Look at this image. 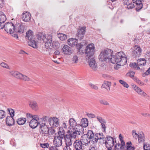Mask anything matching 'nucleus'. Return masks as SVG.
Wrapping results in <instances>:
<instances>
[{
	"label": "nucleus",
	"mask_w": 150,
	"mask_h": 150,
	"mask_svg": "<svg viewBox=\"0 0 150 150\" xmlns=\"http://www.w3.org/2000/svg\"><path fill=\"white\" fill-rule=\"evenodd\" d=\"M69 127L68 128L67 133L70 135H64L66 146H70L72 144L71 138H75L77 134H80L83 133V129L79 124H77L75 120L73 118H70L69 121Z\"/></svg>",
	"instance_id": "obj_1"
},
{
	"label": "nucleus",
	"mask_w": 150,
	"mask_h": 150,
	"mask_svg": "<svg viewBox=\"0 0 150 150\" xmlns=\"http://www.w3.org/2000/svg\"><path fill=\"white\" fill-rule=\"evenodd\" d=\"M110 59L112 63L122 66L125 65L127 61L125 54L122 52L117 53L115 55H112Z\"/></svg>",
	"instance_id": "obj_2"
},
{
	"label": "nucleus",
	"mask_w": 150,
	"mask_h": 150,
	"mask_svg": "<svg viewBox=\"0 0 150 150\" xmlns=\"http://www.w3.org/2000/svg\"><path fill=\"white\" fill-rule=\"evenodd\" d=\"M113 51L110 49H107L101 52L99 56V60L102 62L107 61L111 62L110 58L112 56Z\"/></svg>",
	"instance_id": "obj_3"
},
{
	"label": "nucleus",
	"mask_w": 150,
	"mask_h": 150,
	"mask_svg": "<svg viewBox=\"0 0 150 150\" xmlns=\"http://www.w3.org/2000/svg\"><path fill=\"white\" fill-rule=\"evenodd\" d=\"M26 117L29 121L30 126L32 128H35L37 127L39 123L40 118L37 115H32L30 113H27Z\"/></svg>",
	"instance_id": "obj_4"
},
{
	"label": "nucleus",
	"mask_w": 150,
	"mask_h": 150,
	"mask_svg": "<svg viewBox=\"0 0 150 150\" xmlns=\"http://www.w3.org/2000/svg\"><path fill=\"white\" fill-rule=\"evenodd\" d=\"M4 27L6 32L11 34L12 36L16 39H18V37L17 34L14 33L15 31V23H6Z\"/></svg>",
	"instance_id": "obj_5"
},
{
	"label": "nucleus",
	"mask_w": 150,
	"mask_h": 150,
	"mask_svg": "<svg viewBox=\"0 0 150 150\" xmlns=\"http://www.w3.org/2000/svg\"><path fill=\"white\" fill-rule=\"evenodd\" d=\"M58 135L55 136L53 141L54 145L57 147L60 146L62 144V139L64 137V132L62 128H60L59 131H58Z\"/></svg>",
	"instance_id": "obj_6"
},
{
	"label": "nucleus",
	"mask_w": 150,
	"mask_h": 150,
	"mask_svg": "<svg viewBox=\"0 0 150 150\" xmlns=\"http://www.w3.org/2000/svg\"><path fill=\"white\" fill-rule=\"evenodd\" d=\"M146 63V61L144 58H141L137 60V63L134 62L131 63L130 64V66L133 68H134L138 70H140L142 71L144 69L143 68H141L140 67H143L145 65Z\"/></svg>",
	"instance_id": "obj_7"
},
{
	"label": "nucleus",
	"mask_w": 150,
	"mask_h": 150,
	"mask_svg": "<svg viewBox=\"0 0 150 150\" xmlns=\"http://www.w3.org/2000/svg\"><path fill=\"white\" fill-rule=\"evenodd\" d=\"M95 51L94 45L93 43L88 45L86 47L84 52L86 56L88 58L92 57Z\"/></svg>",
	"instance_id": "obj_8"
},
{
	"label": "nucleus",
	"mask_w": 150,
	"mask_h": 150,
	"mask_svg": "<svg viewBox=\"0 0 150 150\" xmlns=\"http://www.w3.org/2000/svg\"><path fill=\"white\" fill-rule=\"evenodd\" d=\"M47 122L43 123L40 125V133L42 136L44 137L45 138L47 137L48 135V132L50 126L47 125Z\"/></svg>",
	"instance_id": "obj_9"
},
{
	"label": "nucleus",
	"mask_w": 150,
	"mask_h": 150,
	"mask_svg": "<svg viewBox=\"0 0 150 150\" xmlns=\"http://www.w3.org/2000/svg\"><path fill=\"white\" fill-rule=\"evenodd\" d=\"M68 44L71 47H73L76 46L78 50H80L82 48L83 45L81 43L77 44V40L76 39L71 38L67 40Z\"/></svg>",
	"instance_id": "obj_10"
},
{
	"label": "nucleus",
	"mask_w": 150,
	"mask_h": 150,
	"mask_svg": "<svg viewBox=\"0 0 150 150\" xmlns=\"http://www.w3.org/2000/svg\"><path fill=\"white\" fill-rule=\"evenodd\" d=\"M87 135L89 137L91 145L95 144L98 141L96 134H94L92 131L90 130L88 131Z\"/></svg>",
	"instance_id": "obj_11"
},
{
	"label": "nucleus",
	"mask_w": 150,
	"mask_h": 150,
	"mask_svg": "<svg viewBox=\"0 0 150 150\" xmlns=\"http://www.w3.org/2000/svg\"><path fill=\"white\" fill-rule=\"evenodd\" d=\"M59 120L58 118L55 117H51L48 120L50 127H56L59 126Z\"/></svg>",
	"instance_id": "obj_12"
},
{
	"label": "nucleus",
	"mask_w": 150,
	"mask_h": 150,
	"mask_svg": "<svg viewBox=\"0 0 150 150\" xmlns=\"http://www.w3.org/2000/svg\"><path fill=\"white\" fill-rule=\"evenodd\" d=\"M15 31L17 33H23L24 30V26L21 23L16 22L15 23Z\"/></svg>",
	"instance_id": "obj_13"
},
{
	"label": "nucleus",
	"mask_w": 150,
	"mask_h": 150,
	"mask_svg": "<svg viewBox=\"0 0 150 150\" xmlns=\"http://www.w3.org/2000/svg\"><path fill=\"white\" fill-rule=\"evenodd\" d=\"M115 142H114V140L110 137H107L105 142V145L107 148L111 150Z\"/></svg>",
	"instance_id": "obj_14"
},
{
	"label": "nucleus",
	"mask_w": 150,
	"mask_h": 150,
	"mask_svg": "<svg viewBox=\"0 0 150 150\" xmlns=\"http://www.w3.org/2000/svg\"><path fill=\"white\" fill-rule=\"evenodd\" d=\"M62 52L67 55H69L73 53V50L68 45H65L62 47Z\"/></svg>",
	"instance_id": "obj_15"
},
{
	"label": "nucleus",
	"mask_w": 150,
	"mask_h": 150,
	"mask_svg": "<svg viewBox=\"0 0 150 150\" xmlns=\"http://www.w3.org/2000/svg\"><path fill=\"white\" fill-rule=\"evenodd\" d=\"M142 49L139 46L137 45L132 48V54L134 57L140 56L141 54Z\"/></svg>",
	"instance_id": "obj_16"
},
{
	"label": "nucleus",
	"mask_w": 150,
	"mask_h": 150,
	"mask_svg": "<svg viewBox=\"0 0 150 150\" xmlns=\"http://www.w3.org/2000/svg\"><path fill=\"white\" fill-rule=\"evenodd\" d=\"M88 63L90 67L93 70H96L98 69L97 64L95 59L92 58H88Z\"/></svg>",
	"instance_id": "obj_17"
},
{
	"label": "nucleus",
	"mask_w": 150,
	"mask_h": 150,
	"mask_svg": "<svg viewBox=\"0 0 150 150\" xmlns=\"http://www.w3.org/2000/svg\"><path fill=\"white\" fill-rule=\"evenodd\" d=\"M131 86L134 91L139 94L144 96L146 95V93L136 84L133 83Z\"/></svg>",
	"instance_id": "obj_18"
},
{
	"label": "nucleus",
	"mask_w": 150,
	"mask_h": 150,
	"mask_svg": "<svg viewBox=\"0 0 150 150\" xmlns=\"http://www.w3.org/2000/svg\"><path fill=\"white\" fill-rule=\"evenodd\" d=\"M81 143L83 145L88 146L89 145H91L90 143V140L89 138L88 137L87 135L84 134L81 137Z\"/></svg>",
	"instance_id": "obj_19"
},
{
	"label": "nucleus",
	"mask_w": 150,
	"mask_h": 150,
	"mask_svg": "<svg viewBox=\"0 0 150 150\" xmlns=\"http://www.w3.org/2000/svg\"><path fill=\"white\" fill-rule=\"evenodd\" d=\"M79 61V57L77 54H75L73 55L70 60L71 64L72 65H76Z\"/></svg>",
	"instance_id": "obj_20"
},
{
	"label": "nucleus",
	"mask_w": 150,
	"mask_h": 150,
	"mask_svg": "<svg viewBox=\"0 0 150 150\" xmlns=\"http://www.w3.org/2000/svg\"><path fill=\"white\" fill-rule=\"evenodd\" d=\"M47 40L44 41L45 43V47L47 49H48L52 46V38L51 35L50 36H48L47 37Z\"/></svg>",
	"instance_id": "obj_21"
},
{
	"label": "nucleus",
	"mask_w": 150,
	"mask_h": 150,
	"mask_svg": "<svg viewBox=\"0 0 150 150\" xmlns=\"http://www.w3.org/2000/svg\"><path fill=\"white\" fill-rule=\"evenodd\" d=\"M6 18L5 14L2 11H0V29L4 28V23L6 21Z\"/></svg>",
	"instance_id": "obj_22"
},
{
	"label": "nucleus",
	"mask_w": 150,
	"mask_h": 150,
	"mask_svg": "<svg viewBox=\"0 0 150 150\" xmlns=\"http://www.w3.org/2000/svg\"><path fill=\"white\" fill-rule=\"evenodd\" d=\"M31 15L28 12H24L22 15V19L25 22L29 21L31 19Z\"/></svg>",
	"instance_id": "obj_23"
},
{
	"label": "nucleus",
	"mask_w": 150,
	"mask_h": 150,
	"mask_svg": "<svg viewBox=\"0 0 150 150\" xmlns=\"http://www.w3.org/2000/svg\"><path fill=\"white\" fill-rule=\"evenodd\" d=\"M28 42V45L34 48L38 47V42L35 38L29 40Z\"/></svg>",
	"instance_id": "obj_24"
},
{
	"label": "nucleus",
	"mask_w": 150,
	"mask_h": 150,
	"mask_svg": "<svg viewBox=\"0 0 150 150\" xmlns=\"http://www.w3.org/2000/svg\"><path fill=\"white\" fill-rule=\"evenodd\" d=\"M85 29L84 27L81 28L78 30L76 36L78 39L80 40L82 39L84 36L85 33Z\"/></svg>",
	"instance_id": "obj_25"
},
{
	"label": "nucleus",
	"mask_w": 150,
	"mask_h": 150,
	"mask_svg": "<svg viewBox=\"0 0 150 150\" xmlns=\"http://www.w3.org/2000/svg\"><path fill=\"white\" fill-rule=\"evenodd\" d=\"M8 72L11 76L18 79H20L22 76V74L17 71L11 70Z\"/></svg>",
	"instance_id": "obj_26"
},
{
	"label": "nucleus",
	"mask_w": 150,
	"mask_h": 150,
	"mask_svg": "<svg viewBox=\"0 0 150 150\" xmlns=\"http://www.w3.org/2000/svg\"><path fill=\"white\" fill-rule=\"evenodd\" d=\"M29 107L33 110L37 111L39 109V107L37 102L35 101H30L29 102Z\"/></svg>",
	"instance_id": "obj_27"
},
{
	"label": "nucleus",
	"mask_w": 150,
	"mask_h": 150,
	"mask_svg": "<svg viewBox=\"0 0 150 150\" xmlns=\"http://www.w3.org/2000/svg\"><path fill=\"white\" fill-rule=\"evenodd\" d=\"M82 144L79 140H76L74 144V146L76 150H82Z\"/></svg>",
	"instance_id": "obj_28"
},
{
	"label": "nucleus",
	"mask_w": 150,
	"mask_h": 150,
	"mask_svg": "<svg viewBox=\"0 0 150 150\" xmlns=\"http://www.w3.org/2000/svg\"><path fill=\"white\" fill-rule=\"evenodd\" d=\"M6 124L9 126H11L14 124V121L13 117L10 116H8L6 120Z\"/></svg>",
	"instance_id": "obj_29"
},
{
	"label": "nucleus",
	"mask_w": 150,
	"mask_h": 150,
	"mask_svg": "<svg viewBox=\"0 0 150 150\" xmlns=\"http://www.w3.org/2000/svg\"><path fill=\"white\" fill-rule=\"evenodd\" d=\"M50 34L45 35L43 33H40L37 35V39L38 40H42L43 41H45L47 40L48 36H50Z\"/></svg>",
	"instance_id": "obj_30"
},
{
	"label": "nucleus",
	"mask_w": 150,
	"mask_h": 150,
	"mask_svg": "<svg viewBox=\"0 0 150 150\" xmlns=\"http://www.w3.org/2000/svg\"><path fill=\"white\" fill-rule=\"evenodd\" d=\"M25 38L26 39H27L28 40L34 38L33 32L30 30H28L26 32Z\"/></svg>",
	"instance_id": "obj_31"
},
{
	"label": "nucleus",
	"mask_w": 150,
	"mask_h": 150,
	"mask_svg": "<svg viewBox=\"0 0 150 150\" xmlns=\"http://www.w3.org/2000/svg\"><path fill=\"white\" fill-rule=\"evenodd\" d=\"M88 125V122L87 119L86 118H82L81 121V125H79L81 127H86Z\"/></svg>",
	"instance_id": "obj_32"
},
{
	"label": "nucleus",
	"mask_w": 150,
	"mask_h": 150,
	"mask_svg": "<svg viewBox=\"0 0 150 150\" xmlns=\"http://www.w3.org/2000/svg\"><path fill=\"white\" fill-rule=\"evenodd\" d=\"M137 138L139 143L144 142L145 138L144 133L142 132L139 133V135Z\"/></svg>",
	"instance_id": "obj_33"
},
{
	"label": "nucleus",
	"mask_w": 150,
	"mask_h": 150,
	"mask_svg": "<svg viewBox=\"0 0 150 150\" xmlns=\"http://www.w3.org/2000/svg\"><path fill=\"white\" fill-rule=\"evenodd\" d=\"M57 37L61 41H64L67 38V35L62 33H59L57 34Z\"/></svg>",
	"instance_id": "obj_34"
},
{
	"label": "nucleus",
	"mask_w": 150,
	"mask_h": 150,
	"mask_svg": "<svg viewBox=\"0 0 150 150\" xmlns=\"http://www.w3.org/2000/svg\"><path fill=\"white\" fill-rule=\"evenodd\" d=\"M111 85V83L110 82L105 81L103 84L102 87L103 88H106L108 91H109L110 90Z\"/></svg>",
	"instance_id": "obj_35"
},
{
	"label": "nucleus",
	"mask_w": 150,
	"mask_h": 150,
	"mask_svg": "<svg viewBox=\"0 0 150 150\" xmlns=\"http://www.w3.org/2000/svg\"><path fill=\"white\" fill-rule=\"evenodd\" d=\"M26 121V119L25 118L21 117L18 118L17 122L18 124L20 125H23Z\"/></svg>",
	"instance_id": "obj_36"
},
{
	"label": "nucleus",
	"mask_w": 150,
	"mask_h": 150,
	"mask_svg": "<svg viewBox=\"0 0 150 150\" xmlns=\"http://www.w3.org/2000/svg\"><path fill=\"white\" fill-rule=\"evenodd\" d=\"M133 80L138 85L142 86L144 85V83L137 77H135L133 78Z\"/></svg>",
	"instance_id": "obj_37"
},
{
	"label": "nucleus",
	"mask_w": 150,
	"mask_h": 150,
	"mask_svg": "<svg viewBox=\"0 0 150 150\" xmlns=\"http://www.w3.org/2000/svg\"><path fill=\"white\" fill-rule=\"evenodd\" d=\"M135 74V72L133 71H129L126 74V76L127 77H129L133 79L134 77L135 76H134Z\"/></svg>",
	"instance_id": "obj_38"
},
{
	"label": "nucleus",
	"mask_w": 150,
	"mask_h": 150,
	"mask_svg": "<svg viewBox=\"0 0 150 150\" xmlns=\"http://www.w3.org/2000/svg\"><path fill=\"white\" fill-rule=\"evenodd\" d=\"M127 150H134L135 148L134 146H132V143L131 142L127 143L126 145Z\"/></svg>",
	"instance_id": "obj_39"
},
{
	"label": "nucleus",
	"mask_w": 150,
	"mask_h": 150,
	"mask_svg": "<svg viewBox=\"0 0 150 150\" xmlns=\"http://www.w3.org/2000/svg\"><path fill=\"white\" fill-rule=\"evenodd\" d=\"M119 82L124 87L128 88L129 87L128 84L125 81L120 79L119 81Z\"/></svg>",
	"instance_id": "obj_40"
},
{
	"label": "nucleus",
	"mask_w": 150,
	"mask_h": 150,
	"mask_svg": "<svg viewBox=\"0 0 150 150\" xmlns=\"http://www.w3.org/2000/svg\"><path fill=\"white\" fill-rule=\"evenodd\" d=\"M126 4L127 5V8L128 9H132L134 6V5L133 3L132 2H127L126 3Z\"/></svg>",
	"instance_id": "obj_41"
},
{
	"label": "nucleus",
	"mask_w": 150,
	"mask_h": 150,
	"mask_svg": "<svg viewBox=\"0 0 150 150\" xmlns=\"http://www.w3.org/2000/svg\"><path fill=\"white\" fill-rule=\"evenodd\" d=\"M99 103L102 105H109V103L107 101L104 99H100L99 100Z\"/></svg>",
	"instance_id": "obj_42"
},
{
	"label": "nucleus",
	"mask_w": 150,
	"mask_h": 150,
	"mask_svg": "<svg viewBox=\"0 0 150 150\" xmlns=\"http://www.w3.org/2000/svg\"><path fill=\"white\" fill-rule=\"evenodd\" d=\"M61 127L62 128L63 130H64V134H65V130H67V124L65 122H63L62 124V126L59 127V129L58 131H59L60 128Z\"/></svg>",
	"instance_id": "obj_43"
},
{
	"label": "nucleus",
	"mask_w": 150,
	"mask_h": 150,
	"mask_svg": "<svg viewBox=\"0 0 150 150\" xmlns=\"http://www.w3.org/2000/svg\"><path fill=\"white\" fill-rule=\"evenodd\" d=\"M143 149L144 150H150V145L147 143H144Z\"/></svg>",
	"instance_id": "obj_44"
},
{
	"label": "nucleus",
	"mask_w": 150,
	"mask_h": 150,
	"mask_svg": "<svg viewBox=\"0 0 150 150\" xmlns=\"http://www.w3.org/2000/svg\"><path fill=\"white\" fill-rule=\"evenodd\" d=\"M97 137V139L98 140L99 139H104L105 137L102 133H99L95 134Z\"/></svg>",
	"instance_id": "obj_45"
},
{
	"label": "nucleus",
	"mask_w": 150,
	"mask_h": 150,
	"mask_svg": "<svg viewBox=\"0 0 150 150\" xmlns=\"http://www.w3.org/2000/svg\"><path fill=\"white\" fill-rule=\"evenodd\" d=\"M55 132L54 130L52 129H49L48 132V136L47 137H51V135H53L55 134Z\"/></svg>",
	"instance_id": "obj_46"
},
{
	"label": "nucleus",
	"mask_w": 150,
	"mask_h": 150,
	"mask_svg": "<svg viewBox=\"0 0 150 150\" xmlns=\"http://www.w3.org/2000/svg\"><path fill=\"white\" fill-rule=\"evenodd\" d=\"M0 66L2 67L5 69H9V66L5 62H1L0 64Z\"/></svg>",
	"instance_id": "obj_47"
},
{
	"label": "nucleus",
	"mask_w": 150,
	"mask_h": 150,
	"mask_svg": "<svg viewBox=\"0 0 150 150\" xmlns=\"http://www.w3.org/2000/svg\"><path fill=\"white\" fill-rule=\"evenodd\" d=\"M8 111L9 112L10 115V117H13L14 116L15 112L14 110L12 109H8Z\"/></svg>",
	"instance_id": "obj_48"
},
{
	"label": "nucleus",
	"mask_w": 150,
	"mask_h": 150,
	"mask_svg": "<svg viewBox=\"0 0 150 150\" xmlns=\"http://www.w3.org/2000/svg\"><path fill=\"white\" fill-rule=\"evenodd\" d=\"M5 117V112L3 110H0V119L4 118Z\"/></svg>",
	"instance_id": "obj_49"
},
{
	"label": "nucleus",
	"mask_w": 150,
	"mask_h": 150,
	"mask_svg": "<svg viewBox=\"0 0 150 150\" xmlns=\"http://www.w3.org/2000/svg\"><path fill=\"white\" fill-rule=\"evenodd\" d=\"M122 147V146L119 144H116L115 147V150H121Z\"/></svg>",
	"instance_id": "obj_50"
},
{
	"label": "nucleus",
	"mask_w": 150,
	"mask_h": 150,
	"mask_svg": "<svg viewBox=\"0 0 150 150\" xmlns=\"http://www.w3.org/2000/svg\"><path fill=\"white\" fill-rule=\"evenodd\" d=\"M20 79L25 81H28L30 80L28 77L23 74H22V76L21 77V78Z\"/></svg>",
	"instance_id": "obj_51"
},
{
	"label": "nucleus",
	"mask_w": 150,
	"mask_h": 150,
	"mask_svg": "<svg viewBox=\"0 0 150 150\" xmlns=\"http://www.w3.org/2000/svg\"><path fill=\"white\" fill-rule=\"evenodd\" d=\"M132 133L133 136L134 138L137 139L139 135V133L137 134L136 133L135 131H133Z\"/></svg>",
	"instance_id": "obj_52"
},
{
	"label": "nucleus",
	"mask_w": 150,
	"mask_h": 150,
	"mask_svg": "<svg viewBox=\"0 0 150 150\" xmlns=\"http://www.w3.org/2000/svg\"><path fill=\"white\" fill-rule=\"evenodd\" d=\"M133 1V3H134V1H135L136 2V4L138 5L139 6H142V0H132Z\"/></svg>",
	"instance_id": "obj_53"
},
{
	"label": "nucleus",
	"mask_w": 150,
	"mask_h": 150,
	"mask_svg": "<svg viewBox=\"0 0 150 150\" xmlns=\"http://www.w3.org/2000/svg\"><path fill=\"white\" fill-rule=\"evenodd\" d=\"M89 85L92 88L95 90H97L98 88V87L97 86L94 85L92 83H90Z\"/></svg>",
	"instance_id": "obj_54"
},
{
	"label": "nucleus",
	"mask_w": 150,
	"mask_h": 150,
	"mask_svg": "<svg viewBox=\"0 0 150 150\" xmlns=\"http://www.w3.org/2000/svg\"><path fill=\"white\" fill-rule=\"evenodd\" d=\"M97 118L98 120L101 123H105V121L101 117H97Z\"/></svg>",
	"instance_id": "obj_55"
},
{
	"label": "nucleus",
	"mask_w": 150,
	"mask_h": 150,
	"mask_svg": "<svg viewBox=\"0 0 150 150\" xmlns=\"http://www.w3.org/2000/svg\"><path fill=\"white\" fill-rule=\"evenodd\" d=\"M40 146L43 148H47L49 146V144L47 143H43L40 144Z\"/></svg>",
	"instance_id": "obj_56"
},
{
	"label": "nucleus",
	"mask_w": 150,
	"mask_h": 150,
	"mask_svg": "<svg viewBox=\"0 0 150 150\" xmlns=\"http://www.w3.org/2000/svg\"><path fill=\"white\" fill-rule=\"evenodd\" d=\"M95 144H92V145H89V150H96V148L95 147Z\"/></svg>",
	"instance_id": "obj_57"
},
{
	"label": "nucleus",
	"mask_w": 150,
	"mask_h": 150,
	"mask_svg": "<svg viewBox=\"0 0 150 150\" xmlns=\"http://www.w3.org/2000/svg\"><path fill=\"white\" fill-rule=\"evenodd\" d=\"M141 115L144 117H150V114L146 112H142Z\"/></svg>",
	"instance_id": "obj_58"
},
{
	"label": "nucleus",
	"mask_w": 150,
	"mask_h": 150,
	"mask_svg": "<svg viewBox=\"0 0 150 150\" xmlns=\"http://www.w3.org/2000/svg\"><path fill=\"white\" fill-rule=\"evenodd\" d=\"M53 44L54 45H55L56 47V48L59 47L60 45L59 42L57 41L54 42Z\"/></svg>",
	"instance_id": "obj_59"
},
{
	"label": "nucleus",
	"mask_w": 150,
	"mask_h": 150,
	"mask_svg": "<svg viewBox=\"0 0 150 150\" xmlns=\"http://www.w3.org/2000/svg\"><path fill=\"white\" fill-rule=\"evenodd\" d=\"M87 115L90 118H94L95 117V115L91 113H88L87 114Z\"/></svg>",
	"instance_id": "obj_60"
},
{
	"label": "nucleus",
	"mask_w": 150,
	"mask_h": 150,
	"mask_svg": "<svg viewBox=\"0 0 150 150\" xmlns=\"http://www.w3.org/2000/svg\"><path fill=\"white\" fill-rule=\"evenodd\" d=\"M4 3V0H0V9L3 7Z\"/></svg>",
	"instance_id": "obj_61"
},
{
	"label": "nucleus",
	"mask_w": 150,
	"mask_h": 150,
	"mask_svg": "<svg viewBox=\"0 0 150 150\" xmlns=\"http://www.w3.org/2000/svg\"><path fill=\"white\" fill-rule=\"evenodd\" d=\"M49 149L50 150H58L57 149L55 146L50 147Z\"/></svg>",
	"instance_id": "obj_62"
},
{
	"label": "nucleus",
	"mask_w": 150,
	"mask_h": 150,
	"mask_svg": "<svg viewBox=\"0 0 150 150\" xmlns=\"http://www.w3.org/2000/svg\"><path fill=\"white\" fill-rule=\"evenodd\" d=\"M145 74L146 75H148L150 74V67L148 70L145 72Z\"/></svg>",
	"instance_id": "obj_63"
},
{
	"label": "nucleus",
	"mask_w": 150,
	"mask_h": 150,
	"mask_svg": "<svg viewBox=\"0 0 150 150\" xmlns=\"http://www.w3.org/2000/svg\"><path fill=\"white\" fill-rule=\"evenodd\" d=\"M101 123V125L102 128L104 129V131H105V126L104 123Z\"/></svg>",
	"instance_id": "obj_64"
}]
</instances>
